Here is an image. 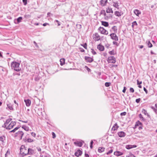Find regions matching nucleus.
<instances>
[{
    "mask_svg": "<svg viewBox=\"0 0 157 157\" xmlns=\"http://www.w3.org/2000/svg\"><path fill=\"white\" fill-rule=\"evenodd\" d=\"M10 121V120L9 119L7 120L4 124V126L6 127V128L9 129H12L14 126L16 124L15 122L12 121L9 124Z\"/></svg>",
    "mask_w": 157,
    "mask_h": 157,
    "instance_id": "nucleus-1",
    "label": "nucleus"
},
{
    "mask_svg": "<svg viewBox=\"0 0 157 157\" xmlns=\"http://www.w3.org/2000/svg\"><path fill=\"white\" fill-rule=\"evenodd\" d=\"M20 63L15 61L12 62L11 66L12 69L17 71H19L21 70V68L19 67Z\"/></svg>",
    "mask_w": 157,
    "mask_h": 157,
    "instance_id": "nucleus-2",
    "label": "nucleus"
},
{
    "mask_svg": "<svg viewBox=\"0 0 157 157\" xmlns=\"http://www.w3.org/2000/svg\"><path fill=\"white\" fill-rule=\"evenodd\" d=\"M28 148L22 145L20 148V154L24 156L28 154Z\"/></svg>",
    "mask_w": 157,
    "mask_h": 157,
    "instance_id": "nucleus-3",
    "label": "nucleus"
},
{
    "mask_svg": "<svg viewBox=\"0 0 157 157\" xmlns=\"http://www.w3.org/2000/svg\"><path fill=\"white\" fill-rule=\"evenodd\" d=\"M98 30L100 33L102 34L107 35L108 33V31L104 29L103 27H100L98 29Z\"/></svg>",
    "mask_w": 157,
    "mask_h": 157,
    "instance_id": "nucleus-4",
    "label": "nucleus"
},
{
    "mask_svg": "<svg viewBox=\"0 0 157 157\" xmlns=\"http://www.w3.org/2000/svg\"><path fill=\"white\" fill-rule=\"evenodd\" d=\"M107 61L109 63H115L116 61V59L113 56H110L108 58Z\"/></svg>",
    "mask_w": 157,
    "mask_h": 157,
    "instance_id": "nucleus-5",
    "label": "nucleus"
},
{
    "mask_svg": "<svg viewBox=\"0 0 157 157\" xmlns=\"http://www.w3.org/2000/svg\"><path fill=\"white\" fill-rule=\"evenodd\" d=\"M85 60L87 63H91L94 61V59L92 57L86 56L84 57Z\"/></svg>",
    "mask_w": 157,
    "mask_h": 157,
    "instance_id": "nucleus-6",
    "label": "nucleus"
},
{
    "mask_svg": "<svg viewBox=\"0 0 157 157\" xmlns=\"http://www.w3.org/2000/svg\"><path fill=\"white\" fill-rule=\"evenodd\" d=\"M93 38L95 41H98L100 38V36L98 33H95L93 35Z\"/></svg>",
    "mask_w": 157,
    "mask_h": 157,
    "instance_id": "nucleus-7",
    "label": "nucleus"
},
{
    "mask_svg": "<svg viewBox=\"0 0 157 157\" xmlns=\"http://www.w3.org/2000/svg\"><path fill=\"white\" fill-rule=\"evenodd\" d=\"M83 143H84V142L83 141H77L74 142V144L76 146L81 147Z\"/></svg>",
    "mask_w": 157,
    "mask_h": 157,
    "instance_id": "nucleus-8",
    "label": "nucleus"
},
{
    "mask_svg": "<svg viewBox=\"0 0 157 157\" xmlns=\"http://www.w3.org/2000/svg\"><path fill=\"white\" fill-rule=\"evenodd\" d=\"M111 38L113 40L115 41L118 40V37L117 36L116 34L115 33L111 34L110 35Z\"/></svg>",
    "mask_w": 157,
    "mask_h": 157,
    "instance_id": "nucleus-9",
    "label": "nucleus"
},
{
    "mask_svg": "<svg viewBox=\"0 0 157 157\" xmlns=\"http://www.w3.org/2000/svg\"><path fill=\"white\" fill-rule=\"evenodd\" d=\"M97 48L100 51H103L105 49L104 46L101 44L97 46Z\"/></svg>",
    "mask_w": 157,
    "mask_h": 157,
    "instance_id": "nucleus-10",
    "label": "nucleus"
},
{
    "mask_svg": "<svg viewBox=\"0 0 157 157\" xmlns=\"http://www.w3.org/2000/svg\"><path fill=\"white\" fill-rule=\"evenodd\" d=\"M108 2V0H101L100 4L101 6H104L106 5Z\"/></svg>",
    "mask_w": 157,
    "mask_h": 157,
    "instance_id": "nucleus-11",
    "label": "nucleus"
},
{
    "mask_svg": "<svg viewBox=\"0 0 157 157\" xmlns=\"http://www.w3.org/2000/svg\"><path fill=\"white\" fill-rule=\"evenodd\" d=\"M136 147V146L135 145H128L126 146V148L127 149H130L132 148H135Z\"/></svg>",
    "mask_w": 157,
    "mask_h": 157,
    "instance_id": "nucleus-12",
    "label": "nucleus"
},
{
    "mask_svg": "<svg viewBox=\"0 0 157 157\" xmlns=\"http://www.w3.org/2000/svg\"><path fill=\"white\" fill-rule=\"evenodd\" d=\"M82 154V151L80 150H78L75 153V155L77 157H78Z\"/></svg>",
    "mask_w": 157,
    "mask_h": 157,
    "instance_id": "nucleus-13",
    "label": "nucleus"
},
{
    "mask_svg": "<svg viewBox=\"0 0 157 157\" xmlns=\"http://www.w3.org/2000/svg\"><path fill=\"white\" fill-rule=\"evenodd\" d=\"M27 106H29L31 104V101L29 99L25 100L24 101Z\"/></svg>",
    "mask_w": 157,
    "mask_h": 157,
    "instance_id": "nucleus-14",
    "label": "nucleus"
},
{
    "mask_svg": "<svg viewBox=\"0 0 157 157\" xmlns=\"http://www.w3.org/2000/svg\"><path fill=\"white\" fill-rule=\"evenodd\" d=\"M125 133L124 132L121 131L118 132V136L120 137H124L125 136Z\"/></svg>",
    "mask_w": 157,
    "mask_h": 157,
    "instance_id": "nucleus-15",
    "label": "nucleus"
},
{
    "mask_svg": "<svg viewBox=\"0 0 157 157\" xmlns=\"http://www.w3.org/2000/svg\"><path fill=\"white\" fill-rule=\"evenodd\" d=\"M118 128V126L117 124H115L114 125L113 127L112 128L111 130L113 133H114L115 131H117Z\"/></svg>",
    "mask_w": 157,
    "mask_h": 157,
    "instance_id": "nucleus-16",
    "label": "nucleus"
},
{
    "mask_svg": "<svg viewBox=\"0 0 157 157\" xmlns=\"http://www.w3.org/2000/svg\"><path fill=\"white\" fill-rule=\"evenodd\" d=\"M5 157H13L12 155L10 154V151L8 150L5 154Z\"/></svg>",
    "mask_w": 157,
    "mask_h": 157,
    "instance_id": "nucleus-17",
    "label": "nucleus"
},
{
    "mask_svg": "<svg viewBox=\"0 0 157 157\" xmlns=\"http://www.w3.org/2000/svg\"><path fill=\"white\" fill-rule=\"evenodd\" d=\"M101 23L102 25L106 27H107L109 25V23L106 21H101Z\"/></svg>",
    "mask_w": 157,
    "mask_h": 157,
    "instance_id": "nucleus-18",
    "label": "nucleus"
},
{
    "mask_svg": "<svg viewBox=\"0 0 157 157\" xmlns=\"http://www.w3.org/2000/svg\"><path fill=\"white\" fill-rule=\"evenodd\" d=\"M134 13L137 16H139V15L141 13L137 9H136L134 10Z\"/></svg>",
    "mask_w": 157,
    "mask_h": 157,
    "instance_id": "nucleus-19",
    "label": "nucleus"
},
{
    "mask_svg": "<svg viewBox=\"0 0 157 157\" xmlns=\"http://www.w3.org/2000/svg\"><path fill=\"white\" fill-rule=\"evenodd\" d=\"M65 59L64 58L60 59V64L61 66H63L65 64Z\"/></svg>",
    "mask_w": 157,
    "mask_h": 157,
    "instance_id": "nucleus-20",
    "label": "nucleus"
},
{
    "mask_svg": "<svg viewBox=\"0 0 157 157\" xmlns=\"http://www.w3.org/2000/svg\"><path fill=\"white\" fill-rule=\"evenodd\" d=\"M17 135L22 138L24 134L23 132L21 131H19L17 133Z\"/></svg>",
    "mask_w": 157,
    "mask_h": 157,
    "instance_id": "nucleus-21",
    "label": "nucleus"
},
{
    "mask_svg": "<svg viewBox=\"0 0 157 157\" xmlns=\"http://www.w3.org/2000/svg\"><path fill=\"white\" fill-rule=\"evenodd\" d=\"M28 154H29L32 155L33 153L34 152L33 150L31 148L28 149Z\"/></svg>",
    "mask_w": 157,
    "mask_h": 157,
    "instance_id": "nucleus-22",
    "label": "nucleus"
},
{
    "mask_svg": "<svg viewBox=\"0 0 157 157\" xmlns=\"http://www.w3.org/2000/svg\"><path fill=\"white\" fill-rule=\"evenodd\" d=\"M106 12L107 13H113V11L112 9L110 8L109 7L107 8Z\"/></svg>",
    "mask_w": 157,
    "mask_h": 157,
    "instance_id": "nucleus-23",
    "label": "nucleus"
},
{
    "mask_svg": "<svg viewBox=\"0 0 157 157\" xmlns=\"http://www.w3.org/2000/svg\"><path fill=\"white\" fill-rule=\"evenodd\" d=\"M105 149L104 148L99 147L98 149V151L99 152H102L104 151Z\"/></svg>",
    "mask_w": 157,
    "mask_h": 157,
    "instance_id": "nucleus-24",
    "label": "nucleus"
},
{
    "mask_svg": "<svg viewBox=\"0 0 157 157\" xmlns=\"http://www.w3.org/2000/svg\"><path fill=\"white\" fill-rule=\"evenodd\" d=\"M142 112L143 113H144L145 115H147L148 116H149L148 113H147V111H146L144 109H143Z\"/></svg>",
    "mask_w": 157,
    "mask_h": 157,
    "instance_id": "nucleus-25",
    "label": "nucleus"
},
{
    "mask_svg": "<svg viewBox=\"0 0 157 157\" xmlns=\"http://www.w3.org/2000/svg\"><path fill=\"white\" fill-rule=\"evenodd\" d=\"M137 25V23H136V21H134V22H133L132 23V28H133L134 26H135V25Z\"/></svg>",
    "mask_w": 157,
    "mask_h": 157,
    "instance_id": "nucleus-26",
    "label": "nucleus"
},
{
    "mask_svg": "<svg viewBox=\"0 0 157 157\" xmlns=\"http://www.w3.org/2000/svg\"><path fill=\"white\" fill-rule=\"evenodd\" d=\"M81 45L85 49H87V44L86 43H85L84 44H81Z\"/></svg>",
    "mask_w": 157,
    "mask_h": 157,
    "instance_id": "nucleus-27",
    "label": "nucleus"
},
{
    "mask_svg": "<svg viewBox=\"0 0 157 157\" xmlns=\"http://www.w3.org/2000/svg\"><path fill=\"white\" fill-rule=\"evenodd\" d=\"M112 29L115 32H117V27L116 26H113L112 28Z\"/></svg>",
    "mask_w": 157,
    "mask_h": 157,
    "instance_id": "nucleus-28",
    "label": "nucleus"
},
{
    "mask_svg": "<svg viewBox=\"0 0 157 157\" xmlns=\"http://www.w3.org/2000/svg\"><path fill=\"white\" fill-rule=\"evenodd\" d=\"M147 45L149 48H151L152 47V45L150 41H149L147 43Z\"/></svg>",
    "mask_w": 157,
    "mask_h": 157,
    "instance_id": "nucleus-29",
    "label": "nucleus"
},
{
    "mask_svg": "<svg viewBox=\"0 0 157 157\" xmlns=\"http://www.w3.org/2000/svg\"><path fill=\"white\" fill-rule=\"evenodd\" d=\"M22 19V17H19L17 19V21L18 23L20 22Z\"/></svg>",
    "mask_w": 157,
    "mask_h": 157,
    "instance_id": "nucleus-30",
    "label": "nucleus"
},
{
    "mask_svg": "<svg viewBox=\"0 0 157 157\" xmlns=\"http://www.w3.org/2000/svg\"><path fill=\"white\" fill-rule=\"evenodd\" d=\"M111 84V83L106 82L105 83V86L108 87Z\"/></svg>",
    "mask_w": 157,
    "mask_h": 157,
    "instance_id": "nucleus-31",
    "label": "nucleus"
},
{
    "mask_svg": "<svg viewBox=\"0 0 157 157\" xmlns=\"http://www.w3.org/2000/svg\"><path fill=\"white\" fill-rule=\"evenodd\" d=\"M7 105L8 107L11 110H12L13 109V108L12 105H11L10 104H7Z\"/></svg>",
    "mask_w": 157,
    "mask_h": 157,
    "instance_id": "nucleus-32",
    "label": "nucleus"
},
{
    "mask_svg": "<svg viewBox=\"0 0 157 157\" xmlns=\"http://www.w3.org/2000/svg\"><path fill=\"white\" fill-rule=\"evenodd\" d=\"M109 53L110 54V55H114L115 54V52L114 51V50H112V51H110L109 52Z\"/></svg>",
    "mask_w": 157,
    "mask_h": 157,
    "instance_id": "nucleus-33",
    "label": "nucleus"
},
{
    "mask_svg": "<svg viewBox=\"0 0 157 157\" xmlns=\"http://www.w3.org/2000/svg\"><path fill=\"white\" fill-rule=\"evenodd\" d=\"M91 52L93 55H96V52L94 50V49H91Z\"/></svg>",
    "mask_w": 157,
    "mask_h": 157,
    "instance_id": "nucleus-34",
    "label": "nucleus"
},
{
    "mask_svg": "<svg viewBox=\"0 0 157 157\" xmlns=\"http://www.w3.org/2000/svg\"><path fill=\"white\" fill-rule=\"evenodd\" d=\"M126 114V113L125 112H123L121 113L120 114V115L121 116H124Z\"/></svg>",
    "mask_w": 157,
    "mask_h": 157,
    "instance_id": "nucleus-35",
    "label": "nucleus"
},
{
    "mask_svg": "<svg viewBox=\"0 0 157 157\" xmlns=\"http://www.w3.org/2000/svg\"><path fill=\"white\" fill-rule=\"evenodd\" d=\"M22 128L26 131H28L29 130V128L28 127L24 126L22 127Z\"/></svg>",
    "mask_w": 157,
    "mask_h": 157,
    "instance_id": "nucleus-36",
    "label": "nucleus"
},
{
    "mask_svg": "<svg viewBox=\"0 0 157 157\" xmlns=\"http://www.w3.org/2000/svg\"><path fill=\"white\" fill-rule=\"evenodd\" d=\"M52 138L53 139H54L56 137V135L54 132H52Z\"/></svg>",
    "mask_w": 157,
    "mask_h": 157,
    "instance_id": "nucleus-37",
    "label": "nucleus"
},
{
    "mask_svg": "<svg viewBox=\"0 0 157 157\" xmlns=\"http://www.w3.org/2000/svg\"><path fill=\"white\" fill-rule=\"evenodd\" d=\"M139 117L141 119H142V120H144V118L142 117V115L141 114H139Z\"/></svg>",
    "mask_w": 157,
    "mask_h": 157,
    "instance_id": "nucleus-38",
    "label": "nucleus"
},
{
    "mask_svg": "<svg viewBox=\"0 0 157 157\" xmlns=\"http://www.w3.org/2000/svg\"><path fill=\"white\" fill-rule=\"evenodd\" d=\"M112 152H113V150L111 149L110 150H109V151L108 152H107V154L109 155V154H110L111 153H112Z\"/></svg>",
    "mask_w": 157,
    "mask_h": 157,
    "instance_id": "nucleus-39",
    "label": "nucleus"
},
{
    "mask_svg": "<svg viewBox=\"0 0 157 157\" xmlns=\"http://www.w3.org/2000/svg\"><path fill=\"white\" fill-rule=\"evenodd\" d=\"M141 124H142L139 121H138L136 123V125L138 126L139 125H140Z\"/></svg>",
    "mask_w": 157,
    "mask_h": 157,
    "instance_id": "nucleus-40",
    "label": "nucleus"
},
{
    "mask_svg": "<svg viewBox=\"0 0 157 157\" xmlns=\"http://www.w3.org/2000/svg\"><path fill=\"white\" fill-rule=\"evenodd\" d=\"M93 140H91L90 142V147L91 149H92L93 148Z\"/></svg>",
    "mask_w": 157,
    "mask_h": 157,
    "instance_id": "nucleus-41",
    "label": "nucleus"
},
{
    "mask_svg": "<svg viewBox=\"0 0 157 157\" xmlns=\"http://www.w3.org/2000/svg\"><path fill=\"white\" fill-rule=\"evenodd\" d=\"M27 0H22V1L24 3V4L25 5H26L27 4Z\"/></svg>",
    "mask_w": 157,
    "mask_h": 157,
    "instance_id": "nucleus-42",
    "label": "nucleus"
},
{
    "mask_svg": "<svg viewBox=\"0 0 157 157\" xmlns=\"http://www.w3.org/2000/svg\"><path fill=\"white\" fill-rule=\"evenodd\" d=\"M19 128L18 127H16L14 129H13V130H12L11 132H14L16 131V130H17Z\"/></svg>",
    "mask_w": 157,
    "mask_h": 157,
    "instance_id": "nucleus-43",
    "label": "nucleus"
},
{
    "mask_svg": "<svg viewBox=\"0 0 157 157\" xmlns=\"http://www.w3.org/2000/svg\"><path fill=\"white\" fill-rule=\"evenodd\" d=\"M151 108L152 109H153L155 113L156 114H157V110L153 107H152Z\"/></svg>",
    "mask_w": 157,
    "mask_h": 157,
    "instance_id": "nucleus-44",
    "label": "nucleus"
},
{
    "mask_svg": "<svg viewBox=\"0 0 157 157\" xmlns=\"http://www.w3.org/2000/svg\"><path fill=\"white\" fill-rule=\"evenodd\" d=\"M130 91L132 93H133L134 91V90L133 88H130Z\"/></svg>",
    "mask_w": 157,
    "mask_h": 157,
    "instance_id": "nucleus-45",
    "label": "nucleus"
},
{
    "mask_svg": "<svg viewBox=\"0 0 157 157\" xmlns=\"http://www.w3.org/2000/svg\"><path fill=\"white\" fill-rule=\"evenodd\" d=\"M137 84L138 85H140V84H141L142 83V81H139L138 80H137Z\"/></svg>",
    "mask_w": 157,
    "mask_h": 157,
    "instance_id": "nucleus-46",
    "label": "nucleus"
},
{
    "mask_svg": "<svg viewBox=\"0 0 157 157\" xmlns=\"http://www.w3.org/2000/svg\"><path fill=\"white\" fill-rule=\"evenodd\" d=\"M140 101V98H139L138 99H136V101L137 103H139Z\"/></svg>",
    "mask_w": 157,
    "mask_h": 157,
    "instance_id": "nucleus-47",
    "label": "nucleus"
},
{
    "mask_svg": "<svg viewBox=\"0 0 157 157\" xmlns=\"http://www.w3.org/2000/svg\"><path fill=\"white\" fill-rule=\"evenodd\" d=\"M113 6L116 8H117L118 7V4L114 3L113 4Z\"/></svg>",
    "mask_w": 157,
    "mask_h": 157,
    "instance_id": "nucleus-48",
    "label": "nucleus"
},
{
    "mask_svg": "<svg viewBox=\"0 0 157 157\" xmlns=\"http://www.w3.org/2000/svg\"><path fill=\"white\" fill-rule=\"evenodd\" d=\"M28 142H33V139H28Z\"/></svg>",
    "mask_w": 157,
    "mask_h": 157,
    "instance_id": "nucleus-49",
    "label": "nucleus"
},
{
    "mask_svg": "<svg viewBox=\"0 0 157 157\" xmlns=\"http://www.w3.org/2000/svg\"><path fill=\"white\" fill-rule=\"evenodd\" d=\"M31 135L33 137H35L36 136V134L35 133L32 132L31 133Z\"/></svg>",
    "mask_w": 157,
    "mask_h": 157,
    "instance_id": "nucleus-50",
    "label": "nucleus"
},
{
    "mask_svg": "<svg viewBox=\"0 0 157 157\" xmlns=\"http://www.w3.org/2000/svg\"><path fill=\"white\" fill-rule=\"evenodd\" d=\"M113 44L116 46H117V42L116 41H114L113 42Z\"/></svg>",
    "mask_w": 157,
    "mask_h": 157,
    "instance_id": "nucleus-51",
    "label": "nucleus"
},
{
    "mask_svg": "<svg viewBox=\"0 0 157 157\" xmlns=\"http://www.w3.org/2000/svg\"><path fill=\"white\" fill-rule=\"evenodd\" d=\"M144 90L145 91L146 94H147V90L145 87H144Z\"/></svg>",
    "mask_w": 157,
    "mask_h": 157,
    "instance_id": "nucleus-52",
    "label": "nucleus"
},
{
    "mask_svg": "<svg viewBox=\"0 0 157 157\" xmlns=\"http://www.w3.org/2000/svg\"><path fill=\"white\" fill-rule=\"evenodd\" d=\"M126 90V87H124V89L122 90V92L124 93H125Z\"/></svg>",
    "mask_w": 157,
    "mask_h": 157,
    "instance_id": "nucleus-53",
    "label": "nucleus"
},
{
    "mask_svg": "<svg viewBox=\"0 0 157 157\" xmlns=\"http://www.w3.org/2000/svg\"><path fill=\"white\" fill-rule=\"evenodd\" d=\"M101 13H103L104 15L105 16L106 15V13L105 12V10H102L101 11Z\"/></svg>",
    "mask_w": 157,
    "mask_h": 157,
    "instance_id": "nucleus-54",
    "label": "nucleus"
},
{
    "mask_svg": "<svg viewBox=\"0 0 157 157\" xmlns=\"http://www.w3.org/2000/svg\"><path fill=\"white\" fill-rule=\"evenodd\" d=\"M56 22L57 23H58V26H59L60 25V24L59 23V21L58 20H56Z\"/></svg>",
    "mask_w": 157,
    "mask_h": 157,
    "instance_id": "nucleus-55",
    "label": "nucleus"
},
{
    "mask_svg": "<svg viewBox=\"0 0 157 157\" xmlns=\"http://www.w3.org/2000/svg\"><path fill=\"white\" fill-rule=\"evenodd\" d=\"M47 25H49V24L48 23H44V24H43V25L44 26H46Z\"/></svg>",
    "mask_w": 157,
    "mask_h": 157,
    "instance_id": "nucleus-56",
    "label": "nucleus"
},
{
    "mask_svg": "<svg viewBox=\"0 0 157 157\" xmlns=\"http://www.w3.org/2000/svg\"><path fill=\"white\" fill-rule=\"evenodd\" d=\"M123 154V153L121 152H120L118 151V156L122 155Z\"/></svg>",
    "mask_w": 157,
    "mask_h": 157,
    "instance_id": "nucleus-57",
    "label": "nucleus"
},
{
    "mask_svg": "<svg viewBox=\"0 0 157 157\" xmlns=\"http://www.w3.org/2000/svg\"><path fill=\"white\" fill-rule=\"evenodd\" d=\"M103 56L106 57L107 55V53H104L103 54Z\"/></svg>",
    "mask_w": 157,
    "mask_h": 157,
    "instance_id": "nucleus-58",
    "label": "nucleus"
},
{
    "mask_svg": "<svg viewBox=\"0 0 157 157\" xmlns=\"http://www.w3.org/2000/svg\"><path fill=\"white\" fill-rule=\"evenodd\" d=\"M114 154L115 155L118 156V151L115 152Z\"/></svg>",
    "mask_w": 157,
    "mask_h": 157,
    "instance_id": "nucleus-59",
    "label": "nucleus"
},
{
    "mask_svg": "<svg viewBox=\"0 0 157 157\" xmlns=\"http://www.w3.org/2000/svg\"><path fill=\"white\" fill-rule=\"evenodd\" d=\"M115 14L117 16H118V12L117 11L115 12Z\"/></svg>",
    "mask_w": 157,
    "mask_h": 157,
    "instance_id": "nucleus-60",
    "label": "nucleus"
},
{
    "mask_svg": "<svg viewBox=\"0 0 157 157\" xmlns=\"http://www.w3.org/2000/svg\"><path fill=\"white\" fill-rule=\"evenodd\" d=\"M85 156L86 157H89V155L87 154H85Z\"/></svg>",
    "mask_w": 157,
    "mask_h": 157,
    "instance_id": "nucleus-61",
    "label": "nucleus"
},
{
    "mask_svg": "<svg viewBox=\"0 0 157 157\" xmlns=\"http://www.w3.org/2000/svg\"><path fill=\"white\" fill-rule=\"evenodd\" d=\"M80 51L82 52H85V51L83 49H81L80 50Z\"/></svg>",
    "mask_w": 157,
    "mask_h": 157,
    "instance_id": "nucleus-62",
    "label": "nucleus"
},
{
    "mask_svg": "<svg viewBox=\"0 0 157 157\" xmlns=\"http://www.w3.org/2000/svg\"><path fill=\"white\" fill-rule=\"evenodd\" d=\"M151 54H155L152 51H151Z\"/></svg>",
    "mask_w": 157,
    "mask_h": 157,
    "instance_id": "nucleus-63",
    "label": "nucleus"
},
{
    "mask_svg": "<svg viewBox=\"0 0 157 157\" xmlns=\"http://www.w3.org/2000/svg\"><path fill=\"white\" fill-rule=\"evenodd\" d=\"M144 47V46L143 45H140V46L139 48H142Z\"/></svg>",
    "mask_w": 157,
    "mask_h": 157,
    "instance_id": "nucleus-64",
    "label": "nucleus"
}]
</instances>
